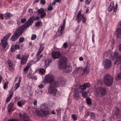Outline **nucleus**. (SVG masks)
Here are the masks:
<instances>
[{
    "label": "nucleus",
    "instance_id": "obj_1",
    "mask_svg": "<svg viewBox=\"0 0 121 121\" xmlns=\"http://www.w3.org/2000/svg\"><path fill=\"white\" fill-rule=\"evenodd\" d=\"M65 83V79L63 78L58 79L57 82H55L50 84L48 88V92L50 94L58 97L60 95L59 92L56 89L58 86H61Z\"/></svg>",
    "mask_w": 121,
    "mask_h": 121
},
{
    "label": "nucleus",
    "instance_id": "obj_2",
    "mask_svg": "<svg viewBox=\"0 0 121 121\" xmlns=\"http://www.w3.org/2000/svg\"><path fill=\"white\" fill-rule=\"evenodd\" d=\"M40 109V111L36 112V115L39 117L43 118L47 117L50 114V108L47 104H42Z\"/></svg>",
    "mask_w": 121,
    "mask_h": 121
},
{
    "label": "nucleus",
    "instance_id": "obj_3",
    "mask_svg": "<svg viewBox=\"0 0 121 121\" xmlns=\"http://www.w3.org/2000/svg\"><path fill=\"white\" fill-rule=\"evenodd\" d=\"M67 59L66 57H61L58 60V66L59 68L65 69V71L68 73L72 70L71 67L69 66H67Z\"/></svg>",
    "mask_w": 121,
    "mask_h": 121
},
{
    "label": "nucleus",
    "instance_id": "obj_4",
    "mask_svg": "<svg viewBox=\"0 0 121 121\" xmlns=\"http://www.w3.org/2000/svg\"><path fill=\"white\" fill-rule=\"evenodd\" d=\"M106 92V89L105 88L100 87L96 90L95 95L96 97H102L104 95Z\"/></svg>",
    "mask_w": 121,
    "mask_h": 121
},
{
    "label": "nucleus",
    "instance_id": "obj_5",
    "mask_svg": "<svg viewBox=\"0 0 121 121\" xmlns=\"http://www.w3.org/2000/svg\"><path fill=\"white\" fill-rule=\"evenodd\" d=\"M23 32V31L20 28H18L16 30L15 32L12 35L11 38V40L13 41H16Z\"/></svg>",
    "mask_w": 121,
    "mask_h": 121
},
{
    "label": "nucleus",
    "instance_id": "obj_6",
    "mask_svg": "<svg viewBox=\"0 0 121 121\" xmlns=\"http://www.w3.org/2000/svg\"><path fill=\"white\" fill-rule=\"evenodd\" d=\"M34 21V20H33V17H30L29 19L27 20V21L24 24L22 25L19 27L24 32V30L25 29L29 27L33 24Z\"/></svg>",
    "mask_w": 121,
    "mask_h": 121
},
{
    "label": "nucleus",
    "instance_id": "obj_7",
    "mask_svg": "<svg viewBox=\"0 0 121 121\" xmlns=\"http://www.w3.org/2000/svg\"><path fill=\"white\" fill-rule=\"evenodd\" d=\"M113 79V78L111 75L106 74L104 78V82L106 85L110 86L112 84Z\"/></svg>",
    "mask_w": 121,
    "mask_h": 121
},
{
    "label": "nucleus",
    "instance_id": "obj_8",
    "mask_svg": "<svg viewBox=\"0 0 121 121\" xmlns=\"http://www.w3.org/2000/svg\"><path fill=\"white\" fill-rule=\"evenodd\" d=\"M54 80V77L52 74H48L46 75L43 81L45 83H52Z\"/></svg>",
    "mask_w": 121,
    "mask_h": 121
},
{
    "label": "nucleus",
    "instance_id": "obj_9",
    "mask_svg": "<svg viewBox=\"0 0 121 121\" xmlns=\"http://www.w3.org/2000/svg\"><path fill=\"white\" fill-rule=\"evenodd\" d=\"M19 116L22 121H32L30 120V117L26 113H23L22 114L20 112Z\"/></svg>",
    "mask_w": 121,
    "mask_h": 121
},
{
    "label": "nucleus",
    "instance_id": "obj_10",
    "mask_svg": "<svg viewBox=\"0 0 121 121\" xmlns=\"http://www.w3.org/2000/svg\"><path fill=\"white\" fill-rule=\"evenodd\" d=\"M36 13L38 15L40 16L41 18L44 17L46 15V13L45 12L44 9L42 8L38 9L36 11Z\"/></svg>",
    "mask_w": 121,
    "mask_h": 121
},
{
    "label": "nucleus",
    "instance_id": "obj_11",
    "mask_svg": "<svg viewBox=\"0 0 121 121\" xmlns=\"http://www.w3.org/2000/svg\"><path fill=\"white\" fill-rule=\"evenodd\" d=\"M62 54L59 51L53 52L52 54V57L55 59L59 58L61 56Z\"/></svg>",
    "mask_w": 121,
    "mask_h": 121
},
{
    "label": "nucleus",
    "instance_id": "obj_12",
    "mask_svg": "<svg viewBox=\"0 0 121 121\" xmlns=\"http://www.w3.org/2000/svg\"><path fill=\"white\" fill-rule=\"evenodd\" d=\"M104 67L106 69H108L112 65L111 61L108 59H106L104 62Z\"/></svg>",
    "mask_w": 121,
    "mask_h": 121
},
{
    "label": "nucleus",
    "instance_id": "obj_13",
    "mask_svg": "<svg viewBox=\"0 0 121 121\" xmlns=\"http://www.w3.org/2000/svg\"><path fill=\"white\" fill-rule=\"evenodd\" d=\"M28 58V56L27 55H23L21 59L20 63L22 65H24L26 63Z\"/></svg>",
    "mask_w": 121,
    "mask_h": 121
},
{
    "label": "nucleus",
    "instance_id": "obj_14",
    "mask_svg": "<svg viewBox=\"0 0 121 121\" xmlns=\"http://www.w3.org/2000/svg\"><path fill=\"white\" fill-rule=\"evenodd\" d=\"M90 84L89 83H84L83 85H81L80 87L82 90H84L86 87H90Z\"/></svg>",
    "mask_w": 121,
    "mask_h": 121
},
{
    "label": "nucleus",
    "instance_id": "obj_15",
    "mask_svg": "<svg viewBox=\"0 0 121 121\" xmlns=\"http://www.w3.org/2000/svg\"><path fill=\"white\" fill-rule=\"evenodd\" d=\"M64 28L62 27L59 26L58 30L57 35L59 36H61L64 33Z\"/></svg>",
    "mask_w": 121,
    "mask_h": 121
},
{
    "label": "nucleus",
    "instance_id": "obj_16",
    "mask_svg": "<svg viewBox=\"0 0 121 121\" xmlns=\"http://www.w3.org/2000/svg\"><path fill=\"white\" fill-rule=\"evenodd\" d=\"M117 37L118 38H121V27L118 28L116 30Z\"/></svg>",
    "mask_w": 121,
    "mask_h": 121
},
{
    "label": "nucleus",
    "instance_id": "obj_17",
    "mask_svg": "<svg viewBox=\"0 0 121 121\" xmlns=\"http://www.w3.org/2000/svg\"><path fill=\"white\" fill-rule=\"evenodd\" d=\"M14 103L13 102L10 103L8 105V110L9 112L13 111Z\"/></svg>",
    "mask_w": 121,
    "mask_h": 121
},
{
    "label": "nucleus",
    "instance_id": "obj_18",
    "mask_svg": "<svg viewBox=\"0 0 121 121\" xmlns=\"http://www.w3.org/2000/svg\"><path fill=\"white\" fill-rule=\"evenodd\" d=\"M88 68L87 65L83 69H82V67L81 68V69L83 70L82 75H83V74H87L89 72V70L88 69Z\"/></svg>",
    "mask_w": 121,
    "mask_h": 121
},
{
    "label": "nucleus",
    "instance_id": "obj_19",
    "mask_svg": "<svg viewBox=\"0 0 121 121\" xmlns=\"http://www.w3.org/2000/svg\"><path fill=\"white\" fill-rule=\"evenodd\" d=\"M13 94V91L11 92L10 94L6 98V100L5 102V103L7 104L9 103L12 98Z\"/></svg>",
    "mask_w": 121,
    "mask_h": 121
},
{
    "label": "nucleus",
    "instance_id": "obj_20",
    "mask_svg": "<svg viewBox=\"0 0 121 121\" xmlns=\"http://www.w3.org/2000/svg\"><path fill=\"white\" fill-rule=\"evenodd\" d=\"M0 43L2 45L3 48H5L7 46L8 43L6 40L3 39L1 40Z\"/></svg>",
    "mask_w": 121,
    "mask_h": 121
},
{
    "label": "nucleus",
    "instance_id": "obj_21",
    "mask_svg": "<svg viewBox=\"0 0 121 121\" xmlns=\"http://www.w3.org/2000/svg\"><path fill=\"white\" fill-rule=\"evenodd\" d=\"M13 15L10 13H6L4 14V16L6 20L9 19L11 17H13Z\"/></svg>",
    "mask_w": 121,
    "mask_h": 121
},
{
    "label": "nucleus",
    "instance_id": "obj_22",
    "mask_svg": "<svg viewBox=\"0 0 121 121\" xmlns=\"http://www.w3.org/2000/svg\"><path fill=\"white\" fill-rule=\"evenodd\" d=\"M26 103V101L24 100L23 99L18 101L17 102V104L19 107H21L23 105Z\"/></svg>",
    "mask_w": 121,
    "mask_h": 121
},
{
    "label": "nucleus",
    "instance_id": "obj_23",
    "mask_svg": "<svg viewBox=\"0 0 121 121\" xmlns=\"http://www.w3.org/2000/svg\"><path fill=\"white\" fill-rule=\"evenodd\" d=\"M120 112V111L119 109L117 108L114 111L113 114L114 117L116 116V117H117L119 115Z\"/></svg>",
    "mask_w": 121,
    "mask_h": 121
},
{
    "label": "nucleus",
    "instance_id": "obj_24",
    "mask_svg": "<svg viewBox=\"0 0 121 121\" xmlns=\"http://www.w3.org/2000/svg\"><path fill=\"white\" fill-rule=\"evenodd\" d=\"M82 15H84V14H81V11H79L78 13L77 17V21L78 22L80 23L81 22V18L80 17H82Z\"/></svg>",
    "mask_w": 121,
    "mask_h": 121
},
{
    "label": "nucleus",
    "instance_id": "obj_25",
    "mask_svg": "<svg viewBox=\"0 0 121 121\" xmlns=\"http://www.w3.org/2000/svg\"><path fill=\"white\" fill-rule=\"evenodd\" d=\"M118 56V53L117 52L112 53L110 55V57L112 59H114Z\"/></svg>",
    "mask_w": 121,
    "mask_h": 121
},
{
    "label": "nucleus",
    "instance_id": "obj_26",
    "mask_svg": "<svg viewBox=\"0 0 121 121\" xmlns=\"http://www.w3.org/2000/svg\"><path fill=\"white\" fill-rule=\"evenodd\" d=\"M52 60L50 59H47L45 61V64L44 66V68L46 69L49 65L50 63H51Z\"/></svg>",
    "mask_w": 121,
    "mask_h": 121
},
{
    "label": "nucleus",
    "instance_id": "obj_27",
    "mask_svg": "<svg viewBox=\"0 0 121 121\" xmlns=\"http://www.w3.org/2000/svg\"><path fill=\"white\" fill-rule=\"evenodd\" d=\"M121 63V55L116 58V60L114 62V63L115 64L118 65Z\"/></svg>",
    "mask_w": 121,
    "mask_h": 121
},
{
    "label": "nucleus",
    "instance_id": "obj_28",
    "mask_svg": "<svg viewBox=\"0 0 121 121\" xmlns=\"http://www.w3.org/2000/svg\"><path fill=\"white\" fill-rule=\"evenodd\" d=\"M30 63H28L26 66L25 68L24 69L23 73L26 74L27 72L28 71L30 66Z\"/></svg>",
    "mask_w": 121,
    "mask_h": 121
},
{
    "label": "nucleus",
    "instance_id": "obj_29",
    "mask_svg": "<svg viewBox=\"0 0 121 121\" xmlns=\"http://www.w3.org/2000/svg\"><path fill=\"white\" fill-rule=\"evenodd\" d=\"M79 92L77 91H74L73 92V96L74 99H77L79 97Z\"/></svg>",
    "mask_w": 121,
    "mask_h": 121
},
{
    "label": "nucleus",
    "instance_id": "obj_30",
    "mask_svg": "<svg viewBox=\"0 0 121 121\" xmlns=\"http://www.w3.org/2000/svg\"><path fill=\"white\" fill-rule=\"evenodd\" d=\"M114 5L113 3H111L108 9V11H112V10H114Z\"/></svg>",
    "mask_w": 121,
    "mask_h": 121
},
{
    "label": "nucleus",
    "instance_id": "obj_31",
    "mask_svg": "<svg viewBox=\"0 0 121 121\" xmlns=\"http://www.w3.org/2000/svg\"><path fill=\"white\" fill-rule=\"evenodd\" d=\"M11 35L12 34L11 33H8L4 37L3 39L7 40L9 38Z\"/></svg>",
    "mask_w": 121,
    "mask_h": 121
},
{
    "label": "nucleus",
    "instance_id": "obj_32",
    "mask_svg": "<svg viewBox=\"0 0 121 121\" xmlns=\"http://www.w3.org/2000/svg\"><path fill=\"white\" fill-rule=\"evenodd\" d=\"M39 71L40 74L43 75L44 74L45 72V70L43 68H41L39 69Z\"/></svg>",
    "mask_w": 121,
    "mask_h": 121
},
{
    "label": "nucleus",
    "instance_id": "obj_33",
    "mask_svg": "<svg viewBox=\"0 0 121 121\" xmlns=\"http://www.w3.org/2000/svg\"><path fill=\"white\" fill-rule=\"evenodd\" d=\"M81 67H78L76 68V69L74 71V73L75 74L79 72L80 69H81Z\"/></svg>",
    "mask_w": 121,
    "mask_h": 121
},
{
    "label": "nucleus",
    "instance_id": "obj_34",
    "mask_svg": "<svg viewBox=\"0 0 121 121\" xmlns=\"http://www.w3.org/2000/svg\"><path fill=\"white\" fill-rule=\"evenodd\" d=\"M117 8V4H116L115 6V7L114 9V11H113L112 14L113 15H115L116 14Z\"/></svg>",
    "mask_w": 121,
    "mask_h": 121
},
{
    "label": "nucleus",
    "instance_id": "obj_35",
    "mask_svg": "<svg viewBox=\"0 0 121 121\" xmlns=\"http://www.w3.org/2000/svg\"><path fill=\"white\" fill-rule=\"evenodd\" d=\"M86 100L87 103L89 105L91 104V99L90 98L88 97L86 99Z\"/></svg>",
    "mask_w": 121,
    "mask_h": 121
},
{
    "label": "nucleus",
    "instance_id": "obj_36",
    "mask_svg": "<svg viewBox=\"0 0 121 121\" xmlns=\"http://www.w3.org/2000/svg\"><path fill=\"white\" fill-rule=\"evenodd\" d=\"M71 117L73 119V120L74 121H76L77 120V117L75 114H73L71 115Z\"/></svg>",
    "mask_w": 121,
    "mask_h": 121
},
{
    "label": "nucleus",
    "instance_id": "obj_37",
    "mask_svg": "<svg viewBox=\"0 0 121 121\" xmlns=\"http://www.w3.org/2000/svg\"><path fill=\"white\" fill-rule=\"evenodd\" d=\"M82 95L84 98H86L87 96V94L86 91H84L82 92Z\"/></svg>",
    "mask_w": 121,
    "mask_h": 121
},
{
    "label": "nucleus",
    "instance_id": "obj_38",
    "mask_svg": "<svg viewBox=\"0 0 121 121\" xmlns=\"http://www.w3.org/2000/svg\"><path fill=\"white\" fill-rule=\"evenodd\" d=\"M80 18H81V19H82V23H85L86 21V19L84 17V16L82 15V17H81Z\"/></svg>",
    "mask_w": 121,
    "mask_h": 121
},
{
    "label": "nucleus",
    "instance_id": "obj_39",
    "mask_svg": "<svg viewBox=\"0 0 121 121\" xmlns=\"http://www.w3.org/2000/svg\"><path fill=\"white\" fill-rule=\"evenodd\" d=\"M42 23V22L41 21H38L35 23V25L36 26H39Z\"/></svg>",
    "mask_w": 121,
    "mask_h": 121
},
{
    "label": "nucleus",
    "instance_id": "obj_40",
    "mask_svg": "<svg viewBox=\"0 0 121 121\" xmlns=\"http://www.w3.org/2000/svg\"><path fill=\"white\" fill-rule=\"evenodd\" d=\"M66 20L65 19L63 20V23L60 26L64 28Z\"/></svg>",
    "mask_w": 121,
    "mask_h": 121
},
{
    "label": "nucleus",
    "instance_id": "obj_41",
    "mask_svg": "<svg viewBox=\"0 0 121 121\" xmlns=\"http://www.w3.org/2000/svg\"><path fill=\"white\" fill-rule=\"evenodd\" d=\"M8 82H6L4 84L3 87L4 89L8 87Z\"/></svg>",
    "mask_w": 121,
    "mask_h": 121
},
{
    "label": "nucleus",
    "instance_id": "obj_42",
    "mask_svg": "<svg viewBox=\"0 0 121 121\" xmlns=\"http://www.w3.org/2000/svg\"><path fill=\"white\" fill-rule=\"evenodd\" d=\"M89 114L91 115V119H93L95 118V114L94 113L90 112Z\"/></svg>",
    "mask_w": 121,
    "mask_h": 121
},
{
    "label": "nucleus",
    "instance_id": "obj_43",
    "mask_svg": "<svg viewBox=\"0 0 121 121\" xmlns=\"http://www.w3.org/2000/svg\"><path fill=\"white\" fill-rule=\"evenodd\" d=\"M20 84L18 83H17L15 85L14 87V89L15 90H16L19 87Z\"/></svg>",
    "mask_w": 121,
    "mask_h": 121
},
{
    "label": "nucleus",
    "instance_id": "obj_44",
    "mask_svg": "<svg viewBox=\"0 0 121 121\" xmlns=\"http://www.w3.org/2000/svg\"><path fill=\"white\" fill-rule=\"evenodd\" d=\"M55 111L58 114H60L61 111V108L59 107V108L56 109Z\"/></svg>",
    "mask_w": 121,
    "mask_h": 121
},
{
    "label": "nucleus",
    "instance_id": "obj_45",
    "mask_svg": "<svg viewBox=\"0 0 121 121\" xmlns=\"http://www.w3.org/2000/svg\"><path fill=\"white\" fill-rule=\"evenodd\" d=\"M16 50V48L15 45L12 46H11V50L12 52H14Z\"/></svg>",
    "mask_w": 121,
    "mask_h": 121
},
{
    "label": "nucleus",
    "instance_id": "obj_46",
    "mask_svg": "<svg viewBox=\"0 0 121 121\" xmlns=\"http://www.w3.org/2000/svg\"><path fill=\"white\" fill-rule=\"evenodd\" d=\"M7 63L8 64L9 67L11 68L12 67V64L11 63V61L9 59H8Z\"/></svg>",
    "mask_w": 121,
    "mask_h": 121
},
{
    "label": "nucleus",
    "instance_id": "obj_47",
    "mask_svg": "<svg viewBox=\"0 0 121 121\" xmlns=\"http://www.w3.org/2000/svg\"><path fill=\"white\" fill-rule=\"evenodd\" d=\"M19 42L21 43L24 41V39L23 37H21L19 39Z\"/></svg>",
    "mask_w": 121,
    "mask_h": 121
},
{
    "label": "nucleus",
    "instance_id": "obj_48",
    "mask_svg": "<svg viewBox=\"0 0 121 121\" xmlns=\"http://www.w3.org/2000/svg\"><path fill=\"white\" fill-rule=\"evenodd\" d=\"M91 2V0H86L85 3L86 4L89 5Z\"/></svg>",
    "mask_w": 121,
    "mask_h": 121
},
{
    "label": "nucleus",
    "instance_id": "obj_49",
    "mask_svg": "<svg viewBox=\"0 0 121 121\" xmlns=\"http://www.w3.org/2000/svg\"><path fill=\"white\" fill-rule=\"evenodd\" d=\"M36 35L35 34H33L32 35L31 39L32 40H34L36 39Z\"/></svg>",
    "mask_w": 121,
    "mask_h": 121
},
{
    "label": "nucleus",
    "instance_id": "obj_50",
    "mask_svg": "<svg viewBox=\"0 0 121 121\" xmlns=\"http://www.w3.org/2000/svg\"><path fill=\"white\" fill-rule=\"evenodd\" d=\"M7 121H19V120L16 119L12 118V119H9Z\"/></svg>",
    "mask_w": 121,
    "mask_h": 121
},
{
    "label": "nucleus",
    "instance_id": "obj_51",
    "mask_svg": "<svg viewBox=\"0 0 121 121\" xmlns=\"http://www.w3.org/2000/svg\"><path fill=\"white\" fill-rule=\"evenodd\" d=\"M40 17L38 16H36L35 18H33V20H34V21H39L40 19Z\"/></svg>",
    "mask_w": 121,
    "mask_h": 121
},
{
    "label": "nucleus",
    "instance_id": "obj_52",
    "mask_svg": "<svg viewBox=\"0 0 121 121\" xmlns=\"http://www.w3.org/2000/svg\"><path fill=\"white\" fill-rule=\"evenodd\" d=\"M26 21V19L25 18H24L21 20V22L22 23H23L25 22Z\"/></svg>",
    "mask_w": 121,
    "mask_h": 121
},
{
    "label": "nucleus",
    "instance_id": "obj_53",
    "mask_svg": "<svg viewBox=\"0 0 121 121\" xmlns=\"http://www.w3.org/2000/svg\"><path fill=\"white\" fill-rule=\"evenodd\" d=\"M32 74L29 73L27 74V76L29 79H30L32 78Z\"/></svg>",
    "mask_w": 121,
    "mask_h": 121
},
{
    "label": "nucleus",
    "instance_id": "obj_54",
    "mask_svg": "<svg viewBox=\"0 0 121 121\" xmlns=\"http://www.w3.org/2000/svg\"><path fill=\"white\" fill-rule=\"evenodd\" d=\"M46 3V1L45 0H41L40 3L41 4L44 5Z\"/></svg>",
    "mask_w": 121,
    "mask_h": 121
},
{
    "label": "nucleus",
    "instance_id": "obj_55",
    "mask_svg": "<svg viewBox=\"0 0 121 121\" xmlns=\"http://www.w3.org/2000/svg\"><path fill=\"white\" fill-rule=\"evenodd\" d=\"M63 46L64 48H66L68 46L67 44V43H64L63 44Z\"/></svg>",
    "mask_w": 121,
    "mask_h": 121
},
{
    "label": "nucleus",
    "instance_id": "obj_56",
    "mask_svg": "<svg viewBox=\"0 0 121 121\" xmlns=\"http://www.w3.org/2000/svg\"><path fill=\"white\" fill-rule=\"evenodd\" d=\"M44 44H43V43L42 44L40 45V47L39 48H42V49H44Z\"/></svg>",
    "mask_w": 121,
    "mask_h": 121
},
{
    "label": "nucleus",
    "instance_id": "obj_57",
    "mask_svg": "<svg viewBox=\"0 0 121 121\" xmlns=\"http://www.w3.org/2000/svg\"><path fill=\"white\" fill-rule=\"evenodd\" d=\"M53 9V8L51 6V5H50V6L48 8V11L52 10Z\"/></svg>",
    "mask_w": 121,
    "mask_h": 121
},
{
    "label": "nucleus",
    "instance_id": "obj_58",
    "mask_svg": "<svg viewBox=\"0 0 121 121\" xmlns=\"http://www.w3.org/2000/svg\"><path fill=\"white\" fill-rule=\"evenodd\" d=\"M15 47H16V49H19L20 48V47L19 46L17 45L16 44L15 45Z\"/></svg>",
    "mask_w": 121,
    "mask_h": 121
},
{
    "label": "nucleus",
    "instance_id": "obj_59",
    "mask_svg": "<svg viewBox=\"0 0 121 121\" xmlns=\"http://www.w3.org/2000/svg\"><path fill=\"white\" fill-rule=\"evenodd\" d=\"M20 56H21L20 55H17L16 56L17 59L19 60L21 59V58H20Z\"/></svg>",
    "mask_w": 121,
    "mask_h": 121
},
{
    "label": "nucleus",
    "instance_id": "obj_60",
    "mask_svg": "<svg viewBox=\"0 0 121 121\" xmlns=\"http://www.w3.org/2000/svg\"><path fill=\"white\" fill-rule=\"evenodd\" d=\"M39 87L40 88H42L44 87V86L42 84H41L39 85Z\"/></svg>",
    "mask_w": 121,
    "mask_h": 121
},
{
    "label": "nucleus",
    "instance_id": "obj_61",
    "mask_svg": "<svg viewBox=\"0 0 121 121\" xmlns=\"http://www.w3.org/2000/svg\"><path fill=\"white\" fill-rule=\"evenodd\" d=\"M83 108V107L82 106H80L79 108V111L80 112H82V109Z\"/></svg>",
    "mask_w": 121,
    "mask_h": 121
},
{
    "label": "nucleus",
    "instance_id": "obj_62",
    "mask_svg": "<svg viewBox=\"0 0 121 121\" xmlns=\"http://www.w3.org/2000/svg\"><path fill=\"white\" fill-rule=\"evenodd\" d=\"M37 104V100L36 99L35 100L33 104L35 106Z\"/></svg>",
    "mask_w": 121,
    "mask_h": 121
},
{
    "label": "nucleus",
    "instance_id": "obj_63",
    "mask_svg": "<svg viewBox=\"0 0 121 121\" xmlns=\"http://www.w3.org/2000/svg\"><path fill=\"white\" fill-rule=\"evenodd\" d=\"M3 14H0V18H1V20H3L4 19V17L3 16Z\"/></svg>",
    "mask_w": 121,
    "mask_h": 121
},
{
    "label": "nucleus",
    "instance_id": "obj_64",
    "mask_svg": "<svg viewBox=\"0 0 121 121\" xmlns=\"http://www.w3.org/2000/svg\"><path fill=\"white\" fill-rule=\"evenodd\" d=\"M3 79L2 76L1 75H0V84L1 83Z\"/></svg>",
    "mask_w": 121,
    "mask_h": 121
}]
</instances>
